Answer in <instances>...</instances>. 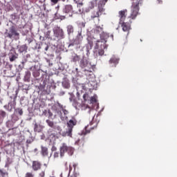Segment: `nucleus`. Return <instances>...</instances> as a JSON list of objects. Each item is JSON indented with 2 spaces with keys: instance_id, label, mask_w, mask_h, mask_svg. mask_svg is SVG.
<instances>
[{
  "instance_id": "1",
  "label": "nucleus",
  "mask_w": 177,
  "mask_h": 177,
  "mask_svg": "<svg viewBox=\"0 0 177 177\" xmlns=\"http://www.w3.org/2000/svg\"><path fill=\"white\" fill-rule=\"evenodd\" d=\"M95 32L100 34V39L97 40L94 49L98 50L99 56H103L104 55V49H106V42L109 38V35L103 32V28L97 26L95 28Z\"/></svg>"
},
{
  "instance_id": "2",
  "label": "nucleus",
  "mask_w": 177,
  "mask_h": 177,
  "mask_svg": "<svg viewBox=\"0 0 177 177\" xmlns=\"http://www.w3.org/2000/svg\"><path fill=\"white\" fill-rule=\"evenodd\" d=\"M86 109L88 110V117L91 118V121L89 122L88 125L85 127L84 130L82 132V135H86V133H91V131H93V129H96L97 128V124H99L98 121L95 120V113L93 110L86 105Z\"/></svg>"
},
{
  "instance_id": "3",
  "label": "nucleus",
  "mask_w": 177,
  "mask_h": 177,
  "mask_svg": "<svg viewBox=\"0 0 177 177\" xmlns=\"http://www.w3.org/2000/svg\"><path fill=\"white\" fill-rule=\"evenodd\" d=\"M109 0H100L97 3V8L96 10H93L91 13V19L95 20L97 19L98 21H100V16L104 13V5Z\"/></svg>"
},
{
  "instance_id": "4",
  "label": "nucleus",
  "mask_w": 177,
  "mask_h": 177,
  "mask_svg": "<svg viewBox=\"0 0 177 177\" xmlns=\"http://www.w3.org/2000/svg\"><path fill=\"white\" fill-rule=\"evenodd\" d=\"M142 5V0H136L133 1L131 6L130 19L133 20L136 19L138 15H139V6Z\"/></svg>"
},
{
  "instance_id": "5",
  "label": "nucleus",
  "mask_w": 177,
  "mask_h": 177,
  "mask_svg": "<svg viewBox=\"0 0 177 177\" xmlns=\"http://www.w3.org/2000/svg\"><path fill=\"white\" fill-rule=\"evenodd\" d=\"M4 35L6 38H10V39H12L13 37H16L15 39H20V33L17 32L15 26L10 28L8 32L7 30L4 33Z\"/></svg>"
},
{
  "instance_id": "6",
  "label": "nucleus",
  "mask_w": 177,
  "mask_h": 177,
  "mask_svg": "<svg viewBox=\"0 0 177 177\" xmlns=\"http://www.w3.org/2000/svg\"><path fill=\"white\" fill-rule=\"evenodd\" d=\"M80 67L81 68H85L84 71H91V68H92V65L89 63V61H88V59L86 57H84L80 62Z\"/></svg>"
},
{
  "instance_id": "7",
  "label": "nucleus",
  "mask_w": 177,
  "mask_h": 177,
  "mask_svg": "<svg viewBox=\"0 0 177 177\" xmlns=\"http://www.w3.org/2000/svg\"><path fill=\"white\" fill-rule=\"evenodd\" d=\"M77 120L75 118H73L71 119L68 122H67V126H68V131H66V133L68 136H71V133L73 132V129L75 125H77Z\"/></svg>"
},
{
  "instance_id": "8",
  "label": "nucleus",
  "mask_w": 177,
  "mask_h": 177,
  "mask_svg": "<svg viewBox=\"0 0 177 177\" xmlns=\"http://www.w3.org/2000/svg\"><path fill=\"white\" fill-rule=\"evenodd\" d=\"M68 151H73V148L71 147L67 146V144L62 143V146L59 147V156L61 158H63L66 153Z\"/></svg>"
},
{
  "instance_id": "9",
  "label": "nucleus",
  "mask_w": 177,
  "mask_h": 177,
  "mask_svg": "<svg viewBox=\"0 0 177 177\" xmlns=\"http://www.w3.org/2000/svg\"><path fill=\"white\" fill-rule=\"evenodd\" d=\"M53 33L55 38L57 39H64V31L60 27L57 26L53 29Z\"/></svg>"
},
{
  "instance_id": "10",
  "label": "nucleus",
  "mask_w": 177,
  "mask_h": 177,
  "mask_svg": "<svg viewBox=\"0 0 177 177\" xmlns=\"http://www.w3.org/2000/svg\"><path fill=\"white\" fill-rule=\"evenodd\" d=\"M62 11L66 15H69L70 17L73 16V6H71V5L64 6Z\"/></svg>"
},
{
  "instance_id": "11",
  "label": "nucleus",
  "mask_w": 177,
  "mask_h": 177,
  "mask_svg": "<svg viewBox=\"0 0 177 177\" xmlns=\"http://www.w3.org/2000/svg\"><path fill=\"white\" fill-rule=\"evenodd\" d=\"M127 15H128V10L127 9L119 11L120 23L124 22L125 21V19H127Z\"/></svg>"
},
{
  "instance_id": "12",
  "label": "nucleus",
  "mask_w": 177,
  "mask_h": 177,
  "mask_svg": "<svg viewBox=\"0 0 177 177\" xmlns=\"http://www.w3.org/2000/svg\"><path fill=\"white\" fill-rule=\"evenodd\" d=\"M87 41L88 43L86 44V49L87 50H91L92 49V48H93V42H95V41H96V39H95L94 37H88L87 38Z\"/></svg>"
},
{
  "instance_id": "13",
  "label": "nucleus",
  "mask_w": 177,
  "mask_h": 177,
  "mask_svg": "<svg viewBox=\"0 0 177 177\" xmlns=\"http://www.w3.org/2000/svg\"><path fill=\"white\" fill-rule=\"evenodd\" d=\"M109 64L111 67H115L118 63H120V58L113 55L109 61Z\"/></svg>"
},
{
  "instance_id": "14",
  "label": "nucleus",
  "mask_w": 177,
  "mask_h": 177,
  "mask_svg": "<svg viewBox=\"0 0 177 177\" xmlns=\"http://www.w3.org/2000/svg\"><path fill=\"white\" fill-rule=\"evenodd\" d=\"M41 167H42V164L41 163V162H39L38 160L32 161V169L35 171H39V169H41Z\"/></svg>"
},
{
  "instance_id": "15",
  "label": "nucleus",
  "mask_w": 177,
  "mask_h": 177,
  "mask_svg": "<svg viewBox=\"0 0 177 177\" xmlns=\"http://www.w3.org/2000/svg\"><path fill=\"white\" fill-rule=\"evenodd\" d=\"M122 30L128 32L131 30V24L128 22H121Z\"/></svg>"
},
{
  "instance_id": "16",
  "label": "nucleus",
  "mask_w": 177,
  "mask_h": 177,
  "mask_svg": "<svg viewBox=\"0 0 177 177\" xmlns=\"http://www.w3.org/2000/svg\"><path fill=\"white\" fill-rule=\"evenodd\" d=\"M16 99H17V97H15L13 101L10 102L8 104V111H12L15 107H16Z\"/></svg>"
},
{
  "instance_id": "17",
  "label": "nucleus",
  "mask_w": 177,
  "mask_h": 177,
  "mask_svg": "<svg viewBox=\"0 0 177 177\" xmlns=\"http://www.w3.org/2000/svg\"><path fill=\"white\" fill-rule=\"evenodd\" d=\"M43 129H44V126H42V124H37V122L35 123V125H34L35 132H42Z\"/></svg>"
},
{
  "instance_id": "18",
  "label": "nucleus",
  "mask_w": 177,
  "mask_h": 177,
  "mask_svg": "<svg viewBox=\"0 0 177 177\" xmlns=\"http://www.w3.org/2000/svg\"><path fill=\"white\" fill-rule=\"evenodd\" d=\"M62 86L66 89H68L70 88V86H71V85H70V80H68V79L64 80L63 82H62Z\"/></svg>"
},
{
  "instance_id": "19",
  "label": "nucleus",
  "mask_w": 177,
  "mask_h": 177,
  "mask_svg": "<svg viewBox=\"0 0 177 177\" xmlns=\"http://www.w3.org/2000/svg\"><path fill=\"white\" fill-rule=\"evenodd\" d=\"M49 154V152L48 151V147L41 146V155L44 157H46Z\"/></svg>"
},
{
  "instance_id": "20",
  "label": "nucleus",
  "mask_w": 177,
  "mask_h": 177,
  "mask_svg": "<svg viewBox=\"0 0 177 177\" xmlns=\"http://www.w3.org/2000/svg\"><path fill=\"white\" fill-rule=\"evenodd\" d=\"M9 173L5 169H0V177H8Z\"/></svg>"
},
{
  "instance_id": "21",
  "label": "nucleus",
  "mask_w": 177,
  "mask_h": 177,
  "mask_svg": "<svg viewBox=\"0 0 177 177\" xmlns=\"http://www.w3.org/2000/svg\"><path fill=\"white\" fill-rule=\"evenodd\" d=\"M27 49H28V46H27V44H24L19 48V52L20 53H23L24 52H27Z\"/></svg>"
},
{
  "instance_id": "22",
  "label": "nucleus",
  "mask_w": 177,
  "mask_h": 177,
  "mask_svg": "<svg viewBox=\"0 0 177 177\" xmlns=\"http://www.w3.org/2000/svg\"><path fill=\"white\" fill-rule=\"evenodd\" d=\"M74 32V26L73 25H68L67 26V33L68 35H71Z\"/></svg>"
},
{
  "instance_id": "23",
  "label": "nucleus",
  "mask_w": 177,
  "mask_h": 177,
  "mask_svg": "<svg viewBox=\"0 0 177 177\" xmlns=\"http://www.w3.org/2000/svg\"><path fill=\"white\" fill-rule=\"evenodd\" d=\"M97 5V0H93L89 3V8L93 9Z\"/></svg>"
},
{
  "instance_id": "24",
  "label": "nucleus",
  "mask_w": 177,
  "mask_h": 177,
  "mask_svg": "<svg viewBox=\"0 0 177 177\" xmlns=\"http://www.w3.org/2000/svg\"><path fill=\"white\" fill-rule=\"evenodd\" d=\"M73 169V167L71 166H69V172L67 173V171H64L63 173L61 174V177H67L70 176V172H71Z\"/></svg>"
},
{
  "instance_id": "25",
  "label": "nucleus",
  "mask_w": 177,
  "mask_h": 177,
  "mask_svg": "<svg viewBox=\"0 0 177 177\" xmlns=\"http://www.w3.org/2000/svg\"><path fill=\"white\" fill-rule=\"evenodd\" d=\"M84 39V37H82V33L80 32L77 34L75 40L77 41V42H79V44L81 42V41H82V39Z\"/></svg>"
},
{
  "instance_id": "26",
  "label": "nucleus",
  "mask_w": 177,
  "mask_h": 177,
  "mask_svg": "<svg viewBox=\"0 0 177 177\" xmlns=\"http://www.w3.org/2000/svg\"><path fill=\"white\" fill-rule=\"evenodd\" d=\"M72 62L76 63V62H80V56L75 54L72 57Z\"/></svg>"
},
{
  "instance_id": "27",
  "label": "nucleus",
  "mask_w": 177,
  "mask_h": 177,
  "mask_svg": "<svg viewBox=\"0 0 177 177\" xmlns=\"http://www.w3.org/2000/svg\"><path fill=\"white\" fill-rule=\"evenodd\" d=\"M16 114H19V115H23V109L21 108H17L15 110Z\"/></svg>"
},
{
  "instance_id": "28",
  "label": "nucleus",
  "mask_w": 177,
  "mask_h": 177,
  "mask_svg": "<svg viewBox=\"0 0 177 177\" xmlns=\"http://www.w3.org/2000/svg\"><path fill=\"white\" fill-rule=\"evenodd\" d=\"M6 117V112L3 110H0V120H3Z\"/></svg>"
},
{
  "instance_id": "29",
  "label": "nucleus",
  "mask_w": 177,
  "mask_h": 177,
  "mask_svg": "<svg viewBox=\"0 0 177 177\" xmlns=\"http://www.w3.org/2000/svg\"><path fill=\"white\" fill-rule=\"evenodd\" d=\"M46 122L48 124V127H50V128H53L55 127V123L50 120H46Z\"/></svg>"
},
{
  "instance_id": "30",
  "label": "nucleus",
  "mask_w": 177,
  "mask_h": 177,
  "mask_svg": "<svg viewBox=\"0 0 177 177\" xmlns=\"http://www.w3.org/2000/svg\"><path fill=\"white\" fill-rule=\"evenodd\" d=\"M53 157L54 160H57V158H59V157H60V152L59 153V151L53 152Z\"/></svg>"
},
{
  "instance_id": "31",
  "label": "nucleus",
  "mask_w": 177,
  "mask_h": 177,
  "mask_svg": "<svg viewBox=\"0 0 177 177\" xmlns=\"http://www.w3.org/2000/svg\"><path fill=\"white\" fill-rule=\"evenodd\" d=\"M75 167H77V165L75 164L73 165V167H74V172L73 174L71 175L70 177H78L80 176V174L75 172Z\"/></svg>"
},
{
  "instance_id": "32",
  "label": "nucleus",
  "mask_w": 177,
  "mask_h": 177,
  "mask_svg": "<svg viewBox=\"0 0 177 177\" xmlns=\"http://www.w3.org/2000/svg\"><path fill=\"white\" fill-rule=\"evenodd\" d=\"M50 30L47 31L45 33V38H47V39H52V37H50Z\"/></svg>"
},
{
  "instance_id": "33",
  "label": "nucleus",
  "mask_w": 177,
  "mask_h": 177,
  "mask_svg": "<svg viewBox=\"0 0 177 177\" xmlns=\"http://www.w3.org/2000/svg\"><path fill=\"white\" fill-rule=\"evenodd\" d=\"M45 172H46V169H44L41 170V171L39 173V177H45Z\"/></svg>"
},
{
  "instance_id": "34",
  "label": "nucleus",
  "mask_w": 177,
  "mask_h": 177,
  "mask_svg": "<svg viewBox=\"0 0 177 177\" xmlns=\"http://www.w3.org/2000/svg\"><path fill=\"white\" fill-rule=\"evenodd\" d=\"M80 44V42H78L77 40H73V41H72L68 46H74V45H78Z\"/></svg>"
},
{
  "instance_id": "35",
  "label": "nucleus",
  "mask_w": 177,
  "mask_h": 177,
  "mask_svg": "<svg viewBox=\"0 0 177 177\" xmlns=\"http://www.w3.org/2000/svg\"><path fill=\"white\" fill-rule=\"evenodd\" d=\"M83 99H84V102H86V100H89V95L88 93L84 94Z\"/></svg>"
},
{
  "instance_id": "36",
  "label": "nucleus",
  "mask_w": 177,
  "mask_h": 177,
  "mask_svg": "<svg viewBox=\"0 0 177 177\" xmlns=\"http://www.w3.org/2000/svg\"><path fill=\"white\" fill-rule=\"evenodd\" d=\"M12 164V160H10V158H7V162L6 163V167H9Z\"/></svg>"
},
{
  "instance_id": "37",
  "label": "nucleus",
  "mask_w": 177,
  "mask_h": 177,
  "mask_svg": "<svg viewBox=\"0 0 177 177\" xmlns=\"http://www.w3.org/2000/svg\"><path fill=\"white\" fill-rule=\"evenodd\" d=\"M17 59V56L13 55L10 57V62H15Z\"/></svg>"
},
{
  "instance_id": "38",
  "label": "nucleus",
  "mask_w": 177,
  "mask_h": 177,
  "mask_svg": "<svg viewBox=\"0 0 177 177\" xmlns=\"http://www.w3.org/2000/svg\"><path fill=\"white\" fill-rule=\"evenodd\" d=\"M74 2H75V3L77 4V6H80V7H81L84 5V3L80 2V1H78V0H74Z\"/></svg>"
},
{
  "instance_id": "39",
  "label": "nucleus",
  "mask_w": 177,
  "mask_h": 177,
  "mask_svg": "<svg viewBox=\"0 0 177 177\" xmlns=\"http://www.w3.org/2000/svg\"><path fill=\"white\" fill-rule=\"evenodd\" d=\"M25 177H34V174H32V172H27L25 174Z\"/></svg>"
},
{
  "instance_id": "40",
  "label": "nucleus",
  "mask_w": 177,
  "mask_h": 177,
  "mask_svg": "<svg viewBox=\"0 0 177 177\" xmlns=\"http://www.w3.org/2000/svg\"><path fill=\"white\" fill-rule=\"evenodd\" d=\"M96 102H97V100H96L95 97H91V103H96Z\"/></svg>"
},
{
  "instance_id": "41",
  "label": "nucleus",
  "mask_w": 177,
  "mask_h": 177,
  "mask_svg": "<svg viewBox=\"0 0 177 177\" xmlns=\"http://www.w3.org/2000/svg\"><path fill=\"white\" fill-rule=\"evenodd\" d=\"M6 67L7 68H10V70H12V68L13 67V66L12 65V64H9V63H6Z\"/></svg>"
},
{
  "instance_id": "42",
  "label": "nucleus",
  "mask_w": 177,
  "mask_h": 177,
  "mask_svg": "<svg viewBox=\"0 0 177 177\" xmlns=\"http://www.w3.org/2000/svg\"><path fill=\"white\" fill-rule=\"evenodd\" d=\"M50 2L53 5H56L57 3H59V0H50Z\"/></svg>"
},
{
  "instance_id": "43",
  "label": "nucleus",
  "mask_w": 177,
  "mask_h": 177,
  "mask_svg": "<svg viewBox=\"0 0 177 177\" xmlns=\"http://www.w3.org/2000/svg\"><path fill=\"white\" fill-rule=\"evenodd\" d=\"M17 17L16 14L11 15V18L12 19V20H16Z\"/></svg>"
},
{
  "instance_id": "44",
  "label": "nucleus",
  "mask_w": 177,
  "mask_h": 177,
  "mask_svg": "<svg viewBox=\"0 0 177 177\" xmlns=\"http://www.w3.org/2000/svg\"><path fill=\"white\" fill-rule=\"evenodd\" d=\"M57 148L55 146H53L52 148H51V151H57Z\"/></svg>"
},
{
  "instance_id": "45",
  "label": "nucleus",
  "mask_w": 177,
  "mask_h": 177,
  "mask_svg": "<svg viewBox=\"0 0 177 177\" xmlns=\"http://www.w3.org/2000/svg\"><path fill=\"white\" fill-rule=\"evenodd\" d=\"M48 49H49V46H46V48H44V50H48Z\"/></svg>"
},
{
  "instance_id": "46",
  "label": "nucleus",
  "mask_w": 177,
  "mask_h": 177,
  "mask_svg": "<svg viewBox=\"0 0 177 177\" xmlns=\"http://www.w3.org/2000/svg\"><path fill=\"white\" fill-rule=\"evenodd\" d=\"M63 112H64V114H67V113H68V112L67 111V110H66V109H64V110H63Z\"/></svg>"
},
{
  "instance_id": "47",
  "label": "nucleus",
  "mask_w": 177,
  "mask_h": 177,
  "mask_svg": "<svg viewBox=\"0 0 177 177\" xmlns=\"http://www.w3.org/2000/svg\"><path fill=\"white\" fill-rule=\"evenodd\" d=\"M48 113H49V117H52V115H53V114L50 111H48Z\"/></svg>"
},
{
  "instance_id": "48",
  "label": "nucleus",
  "mask_w": 177,
  "mask_h": 177,
  "mask_svg": "<svg viewBox=\"0 0 177 177\" xmlns=\"http://www.w3.org/2000/svg\"><path fill=\"white\" fill-rule=\"evenodd\" d=\"M3 107H4V109H6V110H8V105H5Z\"/></svg>"
},
{
  "instance_id": "49",
  "label": "nucleus",
  "mask_w": 177,
  "mask_h": 177,
  "mask_svg": "<svg viewBox=\"0 0 177 177\" xmlns=\"http://www.w3.org/2000/svg\"><path fill=\"white\" fill-rule=\"evenodd\" d=\"M157 1H158V3H161L162 2V1H161V0H157Z\"/></svg>"
},
{
  "instance_id": "50",
  "label": "nucleus",
  "mask_w": 177,
  "mask_h": 177,
  "mask_svg": "<svg viewBox=\"0 0 177 177\" xmlns=\"http://www.w3.org/2000/svg\"><path fill=\"white\" fill-rule=\"evenodd\" d=\"M1 85H2V80H1V79H0V88H1Z\"/></svg>"
},
{
  "instance_id": "51",
  "label": "nucleus",
  "mask_w": 177,
  "mask_h": 177,
  "mask_svg": "<svg viewBox=\"0 0 177 177\" xmlns=\"http://www.w3.org/2000/svg\"><path fill=\"white\" fill-rule=\"evenodd\" d=\"M82 27H85V23H82Z\"/></svg>"
},
{
  "instance_id": "52",
  "label": "nucleus",
  "mask_w": 177,
  "mask_h": 177,
  "mask_svg": "<svg viewBox=\"0 0 177 177\" xmlns=\"http://www.w3.org/2000/svg\"><path fill=\"white\" fill-rule=\"evenodd\" d=\"M44 167H46V168H48V165L46 164H44Z\"/></svg>"
},
{
  "instance_id": "53",
  "label": "nucleus",
  "mask_w": 177,
  "mask_h": 177,
  "mask_svg": "<svg viewBox=\"0 0 177 177\" xmlns=\"http://www.w3.org/2000/svg\"><path fill=\"white\" fill-rule=\"evenodd\" d=\"M62 2H66V0H62Z\"/></svg>"
},
{
  "instance_id": "54",
  "label": "nucleus",
  "mask_w": 177,
  "mask_h": 177,
  "mask_svg": "<svg viewBox=\"0 0 177 177\" xmlns=\"http://www.w3.org/2000/svg\"><path fill=\"white\" fill-rule=\"evenodd\" d=\"M1 87H0V95H1Z\"/></svg>"
},
{
  "instance_id": "55",
  "label": "nucleus",
  "mask_w": 177,
  "mask_h": 177,
  "mask_svg": "<svg viewBox=\"0 0 177 177\" xmlns=\"http://www.w3.org/2000/svg\"><path fill=\"white\" fill-rule=\"evenodd\" d=\"M76 71L78 72V68H76Z\"/></svg>"
},
{
  "instance_id": "56",
  "label": "nucleus",
  "mask_w": 177,
  "mask_h": 177,
  "mask_svg": "<svg viewBox=\"0 0 177 177\" xmlns=\"http://www.w3.org/2000/svg\"><path fill=\"white\" fill-rule=\"evenodd\" d=\"M45 40V39H44V37H43V41H44Z\"/></svg>"
},
{
  "instance_id": "57",
  "label": "nucleus",
  "mask_w": 177,
  "mask_h": 177,
  "mask_svg": "<svg viewBox=\"0 0 177 177\" xmlns=\"http://www.w3.org/2000/svg\"><path fill=\"white\" fill-rule=\"evenodd\" d=\"M41 38H42V36H40V39H41Z\"/></svg>"
},
{
  "instance_id": "58",
  "label": "nucleus",
  "mask_w": 177,
  "mask_h": 177,
  "mask_svg": "<svg viewBox=\"0 0 177 177\" xmlns=\"http://www.w3.org/2000/svg\"><path fill=\"white\" fill-rule=\"evenodd\" d=\"M37 149H35V151H37Z\"/></svg>"
},
{
  "instance_id": "59",
  "label": "nucleus",
  "mask_w": 177,
  "mask_h": 177,
  "mask_svg": "<svg viewBox=\"0 0 177 177\" xmlns=\"http://www.w3.org/2000/svg\"><path fill=\"white\" fill-rule=\"evenodd\" d=\"M59 106H60V104H59Z\"/></svg>"
}]
</instances>
